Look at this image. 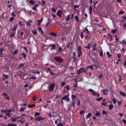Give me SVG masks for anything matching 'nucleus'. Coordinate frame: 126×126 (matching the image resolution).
<instances>
[{"label": "nucleus", "mask_w": 126, "mask_h": 126, "mask_svg": "<svg viewBox=\"0 0 126 126\" xmlns=\"http://www.w3.org/2000/svg\"><path fill=\"white\" fill-rule=\"evenodd\" d=\"M88 91L89 92H90V93H92L93 96H96V97H99V96H100V94H99V93H96V92L92 89H89Z\"/></svg>", "instance_id": "obj_1"}, {"label": "nucleus", "mask_w": 126, "mask_h": 126, "mask_svg": "<svg viewBox=\"0 0 126 126\" xmlns=\"http://www.w3.org/2000/svg\"><path fill=\"white\" fill-rule=\"evenodd\" d=\"M54 60L56 62H57L59 63H62L63 62V59L62 57H54Z\"/></svg>", "instance_id": "obj_2"}, {"label": "nucleus", "mask_w": 126, "mask_h": 126, "mask_svg": "<svg viewBox=\"0 0 126 126\" xmlns=\"http://www.w3.org/2000/svg\"><path fill=\"white\" fill-rule=\"evenodd\" d=\"M85 72V68L81 67L77 71V75H79L81 73H84Z\"/></svg>", "instance_id": "obj_3"}, {"label": "nucleus", "mask_w": 126, "mask_h": 126, "mask_svg": "<svg viewBox=\"0 0 126 126\" xmlns=\"http://www.w3.org/2000/svg\"><path fill=\"white\" fill-rule=\"evenodd\" d=\"M44 120H46V118L45 117H42L41 116L37 117L35 119L36 121H37V122H40L41 121H44Z\"/></svg>", "instance_id": "obj_4"}, {"label": "nucleus", "mask_w": 126, "mask_h": 126, "mask_svg": "<svg viewBox=\"0 0 126 126\" xmlns=\"http://www.w3.org/2000/svg\"><path fill=\"white\" fill-rule=\"evenodd\" d=\"M55 84H52L49 86V91L52 92V91H54V89H55Z\"/></svg>", "instance_id": "obj_5"}, {"label": "nucleus", "mask_w": 126, "mask_h": 126, "mask_svg": "<svg viewBox=\"0 0 126 126\" xmlns=\"http://www.w3.org/2000/svg\"><path fill=\"white\" fill-rule=\"evenodd\" d=\"M62 100H64V101H66L67 102H69L70 101V99H69V97L67 96V95H64L63 98Z\"/></svg>", "instance_id": "obj_6"}, {"label": "nucleus", "mask_w": 126, "mask_h": 126, "mask_svg": "<svg viewBox=\"0 0 126 126\" xmlns=\"http://www.w3.org/2000/svg\"><path fill=\"white\" fill-rule=\"evenodd\" d=\"M101 92L103 93V95H107L108 94V90L107 89H103Z\"/></svg>", "instance_id": "obj_7"}, {"label": "nucleus", "mask_w": 126, "mask_h": 126, "mask_svg": "<svg viewBox=\"0 0 126 126\" xmlns=\"http://www.w3.org/2000/svg\"><path fill=\"white\" fill-rule=\"evenodd\" d=\"M43 19H44V18L42 17L41 19L38 20V21H37L38 26H40V25H41V24L42 23V22H43Z\"/></svg>", "instance_id": "obj_8"}, {"label": "nucleus", "mask_w": 126, "mask_h": 126, "mask_svg": "<svg viewBox=\"0 0 126 126\" xmlns=\"http://www.w3.org/2000/svg\"><path fill=\"white\" fill-rule=\"evenodd\" d=\"M63 13V11H62V10H58V12H57V15L59 17H62V14Z\"/></svg>", "instance_id": "obj_9"}, {"label": "nucleus", "mask_w": 126, "mask_h": 126, "mask_svg": "<svg viewBox=\"0 0 126 126\" xmlns=\"http://www.w3.org/2000/svg\"><path fill=\"white\" fill-rule=\"evenodd\" d=\"M24 64H25L24 63H22L21 64L19 65L17 67V69H20L21 67H23L24 66Z\"/></svg>", "instance_id": "obj_10"}, {"label": "nucleus", "mask_w": 126, "mask_h": 126, "mask_svg": "<svg viewBox=\"0 0 126 126\" xmlns=\"http://www.w3.org/2000/svg\"><path fill=\"white\" fill-rule=\"evenodd\" d=\"M35 106H36V104H29L28 105V108H29L30 109H32V108Z\"/></svg>", "instance_id": "obj_11"}, {"label": "nucleus", "mask_w": 126, "mask_h": 126, "mask_svg": "<svg viewBox=\"0 0 126 126\" xmlns=\"http://www.w3.org/2000/svg\"><path fill=\"white\" fill-rule=\"evenodd\" d=\"M91 47H92V44L91 43H89L88 44L87 46H86L85 48L88 49V50H90L91 49Z\"/></svg>", "instance_id": "obj_12"}, {"label": "nucleus", "mask_w": 126, "mask_h": 126, "mask_svg": "<svg viewBox=\"0 0 126 126\" xmlns=\"http://www.w3.org/2000/svg\"><path fill=\"white\" fill-rule=\"evenodd\" d=\"M99 116H101V112H100V111H97L95 114V117H99Z\"/></svg>", "instance_id": "obj_13"}, {"label": "nucleus", "mask_w": 126, "mask_h": 126, "mask_svg": "<svg viewBox=\"0 0 126 126\" xmlns=\"http://www.w3.org/2000/svg\"><path fill=\"white\" fill-rule=\"evenodd\" d=\"M89 10L90 14H92V11H93L92 6H89Z\"/></svg>", "instance_id": "obj_14"}, {"label": "nucleus", "mask_w": 126, "mask_h": 126, "mask_svg": "<svg viewBox=\"0 0 126 126\" xmlns=\"http://www.w3.org/2000/svg\"><path fill=\"white\" fill-rule=\"evenodd\" d=\"M85 32H87V34H90V32H89V30H88V29L86 28L84 31L83 32L85 33Z\"/></svg>", "instance_id": "obj_15"}, {"label": "nucleus", "mask_w": 126, "mask_h": 126, "mask_svg": "<svg viewBox=\"0 0 126 126\" xmlns=\"http://www.w3.org/2000/svg\"><path fill=\"white\" fill-rule=\"evenodd\" d=\"M32 32L33 35H37V30H32Z\"/></svg>", "instance_id": "obj_16"}, {"label": "nucleus", "mask_w": 126, "mask_h": 126, "mask_svg": "<svg viewBox=\"0 0 126 126\" xmlns=\"http://www.w3.org/2000/svg\"><path fill=\"white\" fill-rule=\"evenodd\" d=\"M2 51H3V49L2 48H1L0 49V58H2Z\"/></svg>", "instance_id": "obj_17"}, {"label": "nucleus", "mask_w": 126, "mask_h": 126, "mask_svg": "<svg viewBox=\"0 0 126 126\" xmlns=\"http://www.w3.org/2000/svg\"><path fill=\"white\" fill-rule=\"evenodd\" d=\"M85 38L87 41H88V40H90V39H91V37L89 35H86Z\"/></svg>", "instance_id": "obj_18"}, {"label": "nucleus", "mask_w": 126, "mask_h": 126, "mask_svg": "<svg viewBox=\"0 0 126 126\" xmlns=\"http://www.w3.org/2000/svg\"><path fill=\"white\" fill-rule=\"evenodd\" d=\"M91 116H92V113H89L88 114V115H87V116L86 117V118L87 119H89V118L90 117H91Z\"/></svg>", "instance_id": "obj_19"}, {"label": "nucleus", "mask_w": 126, "mask_h": 126, "mask_svg": "<svg viewBox=\"0 0 126 126\" xmlns=\"http://www.w3.org/2000/svg\"><path fill=\"white\" fill-rule=\"evenodd\" d=\"M103 100V97H100L96 98L97 102H100V101H102Z\"/></svg>", "instance_id": "obj_20"}, {"label": "nucleus", "mask_w": 126, "mask_h": 126, "mask_svg": "<svg viewBox=\"0 0 126 126\" xmlns=\"http://www.w3.org/2000/svg\"><path fill=\"white\" fill-rule=\"evenodd\" d=\"M113 107H114V105L110 104L109 106V110H113Z\"/></svg>", "instance_id": "obj_21"}, {"label": "nucleus", "mask_w": 126, "mask_h": 126, "mask_svg": "<svg viewBox=\"0 0 126 126\" xmlns=\"http://www.w3.org/2000/svg\"><path fill=\"white\" fill-rule=\"evenodd\" d=\"M51 46H52V49H53V50H55L56 48V45H55V44H52L50 45V47H51Z\"/></svg>", "instance_id": "obj_22"}, {"label": "nucleus", "mask_w": 126, "mask_h": 126, "mask_svg": "<svg viewBox=\"0 0 126 126\" xmlns=\"http://www.w3.org/2000/svg\"><path fill=\"white\" fill-rule=\"evenodd\" d=\"M65 21H68L70 20V15H68L66 18Z\"/></svg>", "instance_id": "obj_23"}, {"label": "nucleus", "mask_w": 126, "mask_h": 126, "mask_svg": "<svg viewBox=\"0 0 126 126\" xmlns=\"http://www.w3.org/2000/svg\"><path fill=\"white\" fill-rule=\"evenodd\" d=\"M15 32H12L11 33V35L10 36V38H13V37H15Z\"/></svg>", "instance_id": "obj_24"}, {"label": "nucleus", "mask_w": 126, "mask_h": 126, "mask_svg": "<svg viewBox=\"0 0 126 126\" xmlns=\"http://www.w3.org/2000/svg\"><path fill=\"white\" fill-rule=\"evenodd\" d=\"M17 29V25H16V26L12 29V31H13V32H15V31Z\"/></svg>", "instance_id": "obj_25"}, {"label": "nucleus", "mask_w": 126, "mask_h": 126, "mask_svg": "<svg viewBox=\"0 0 126 126\" xmlns=\"http://www.w3.org/2000/svg\"><path fill=\"white\" fill-rule=\"evenodd\" d=\"M76 98V96H75V95L73 94L72 95L71 99H72V101H74V100H75Z\"/></svg>", "instance_id": "obj_26"}, {"label": "nucleus", "mask_w": 126, "mask_h": 126, "mask_svg": "<svg viewBox=\"0 0 126 126\" xmlns=\"http://www.w3.org/2000/svg\"><path fill=\"white\" fill-rule=\"evenodd\" d=\"M82 55V51H79L78 52V58H80V57H81Z\"/></svg>", "instance_id": "obj_27"}, {"label": "nucleus", "mask_w": 126, "mask_h": 126, "mask_svg": "<svg viewBox=\"0 0 126 126\" xmlns=\"http://www.w3.org/2000/svg\"><path fill=\"white\" fill-rule=\"evenodd\" d=\"M26 107H21L20 109V112H24V110H26Z\"/></svg>", "instance_id": "obj_28"}, {"label": "nucleus", "mask_w": 126, "mask_h": 126, "mask_svg": "<svg viewBox=\"0 0 126 126\" xmlns=\"http://www.w3.org/2000/svg\"><path fill=\"white\" fill-rule=\"evenodd\" d=\"M21 56H23V58H24V59H26V57H27V55L26 54H25V53H23L22 54H21Z\"/></svg>", "instance_id": "obj_29"}, {"label": "nucleus", "mask_w": 126, "mask_h": 126, "mask_svg": "<svg viewBox=\"0 0 126 126\" xmlns=\"http://www.w3.org/2000/svg\"><path fill=\"white\" fill-rule=\"evenodd\" d=\"M38 30H39V32H40L41 34H43V30L42 29V28L39 27Z\"/></svg>", "instance_id": "obj_30"}, {"label": "nucleus", "mask_w": 126, "mask_h": 126, "mask_svg": "<svg viewBox=\"0 0 126 126\" xmlns=\"http://www.w3.org/2000/svg\"><path fill=\"white\" fill-rule=\"evenodd\" d=\"M49 34L50 35H52V36H57V33L56 32H50Z\"/></svg>", "instance_id": "obj_31"}, {"label": "nucleus", "mask_w": 126, "mask_h": 126, "mask_svg": "<svg viewBox=\"0 0 126 126\" xmlns=\"http://www.w3.org/2000/svg\"><path fill=\"white\" fill-rule=\"evenodd\" d=\"M115 37L116 42H117V43H118V42H119V38L118 37V35H116L115 36Z\"/></svg>", "instance_id": "obj_32"}, {"label": "nucleus", "mask_w": 126, "mask_h": 126, "mask_svg": "<svg viewBox=\"0 0 126 126\" xmlns=\"http://www.w3.org/2000/svg\"><path fill=\"white\" fill-rule=\"evenodd\" d=\"M7 126H17V125L12 123L10 124H8Z\"/></svg>", "instance_id": "obj_33"}, {"label": "nucleus", "mask_w": 126, "mask_h": 126, "mask_svg": "<svg viewBox=\"0 0 126 126\" xmlns=\"http://www.w3.org/2000/svg\"><path fill=\"white\" fill-rule=\"evenodd\" d=\"M3 76L6 78V79H9V76H7L6 74H3Z\"/></svg>", "instance_id": "obj_34"}, {"label": "nucleus", "mask_w": 126, "mask_h": 126, "mask_svg": "<svg viewBox=\"0 0 126 126\" xmlns=\"http://www.w3.org/2000/svg\"><path fill=\"white\" fill-rule=\"evenodd\" d=\"M75 19L77 20V22L79 21V17H78V16H75Z\"/></svg>", "instance_id": "obj_35"}, {"label": "nucleus", "mask_w": 126, "mask_h": 126, "mask_svg": "<svg viewBox=\"0 0 126 126\" xmlns=\"http://www.w3.org/2000/svg\"><path fill=\"white\" fill-rule=\"evenodd\" d=\"M118 106H121V104H122V103H123V101L122 100L120 101V100H118Z\"/></svg>", "instance_id": "obj_36"}, {"label": "nucleus", "mask_w": 126, "mask_h": 126, "mask_svg": "<svg viewBox=\"0 0 126 126\" xmlns=\"http://www.w3.org/2000/svg\"><path fill=\"white\" fill-rule=\"evenodd\" d=\"M120 94H121V95H122V96H123V97H126V93L121 92Z\"/></svg>", "instance_id": "obj_37"}, {"label": "nucleus", "mask_w": 126, "mask_h": 126, "mask_svg": "<svg viewBox=\"0 0 126 126\" xmlns=\"http://www.w3.org/2000/svg\"><path fill=\"white\" fill-rule=\"evenodd\" d=\"M20 105L22 106V107H26V106H27V103H26L25 104H23V103H22L20 104Z\"/></svg>", "instance_id": "obj_38"}, {"label": "nucleus", "mask_w": 126, "mask_h": 126, "mask_svg": "<svg viewBox=\"0 0 126 126\" xmlns=\"http://www.w3.org/2000/svg\"><path fill=\"white\" fill-rule=\"evenodd\" d=\"M78 52H82V49H81V46H79L78 47Z\"/></svg>", "instance_id": "obj_39"}, {"label": "nucleus", "mask_w": 126, "mask_h": 126, "mask_svg": "<svg viewBox=\"0 0 126 126\" xmlns=\"http://www.w3.org/2000/svg\"><path fill=\"white\" fill-rule=\"evenodd\" d=\"M30 3H31V4H34L35 2L33 0H30Z\"/></svg>", "instance_id": "obj_40"}, {"label": "nucleus", "mask_w": 126, "mask_h": 126, "mask_svg": "<svg viewBox=\"0 0 126 126\" xmlns=\"http://www.w3.org/2000/svg\"><path fill=\"white\" fill-rule=\"evenodd\" d=\"M11 119H12V122H16V121H17V118H11Z\"/></svg>", "instance_id": "obj_41"}, {"label": "nucleus", "mask_w": 126, "mask_h": 126, "mask_svg": "<svg viewBox=\"0 0 126 126\" xmlns=\"http://www.w3.org/2000/svg\"><path fill=\"white\" fill-rule=\"evenodd\" d=\"M101 105V106H104V107H106L107 106V103L102 102Z\"/></svg>", "instance_id": "obj_42"}, {"label": "nucleus", "mask_w": 126, "mask_h": 126, "mask_svg": "<svg viewBox=\"0 0 126 126\" xmlns=\"http://www.w3.org/2000/svg\"><path fill=\"white\" fill-rule=\"evenodd\" d=\"M119 82H122V75H119Z\"/></svg>", "instance_id": "obj_43"}, {"label": "nucleus", "mask_w": 126, "mask_h": 126, "mask_svg": "<svg viewBox=\"0 0 126 126\" xmlns=\"http://www.w3.org/2000/svg\"><path fill=\"white\" fill-rule=\"evenodd\" d=\"M71 106L73 107V108H74V107H75V102L73 101L72 104H71Z\"/></svg>", "instance_id": "obj_44"}, {"label": "nucleus", "mask_w": 126, "mask_h": 126, "mask_svg": "<svg viewBox=\"0 0 126 126\" xmlns=\"http://www.w3.org/2000/svg\"><path fill=\"white\" fill-rule=\"evenodd\" d=\"M99 56L100 57H103V51H100L99 52Z\"/></svg>", "instance_id": "obj_45"}, {"label": "nucleus", "mask_w": 126, "mask_h": 126, "mask_svg": "<svg viewBox=\"0 0 126 126\" xmlns=\"http://www.w3.org/2000/svg\"><path fill=\"white\" fill-rule=\"evenodd\" d=\"M112 101H113V104H116V103H117V100H116V99H114V98H113V99H112Z\"/></svg>", "instance_id": "obj_46"}, {"label": "nucleus", "mask_w": 126, "mask_h": 126, "mask_svg": "<svg viewBox=\"0 0 126 126\" xmlns=\"http://www.w3.org/2000/svg\"><path fill=\"white\" fill-rule=\"evenodd\" d=\"M106 54L107 55V56H109V58H110V57H112V56L111 55V54L109 52H107Z\"/></svg>", "instance_id": "obj_47"}, {"label": "nucleus", "mask_w": 126, "mask_h": 126, "mask_svg": "<svg viewBox=\"0 0 126 126\" xmlns=\"http://www.w3.org/2000/svg\"><path fill=\"white\" fill-rule=\"evenodd\" d=\"M29 79H34L36 80L37 79V78H36V77H31Z\"/></svg>", "instance_id": "obj_48"}, {"label": "nucleus", "mask_w": 126, "mask_h": 126, "mask_svg": "<svg viewBox=\"0 0 126 126\" xmlns=\"http://www.w3.org/2000/svg\"><path fill=\"white\" fill-rule=\"evenodd\" d=\"M36 96L34 95L32 96L33 101H36Z\"/></svg>", "instance_id": "obj_49"}, {"label": "nucleus", "mask_w": 126, "mask_h": 126, "mask_svg": "<svg viewBox=\"0 0 126 126\" xmlns=\"http://www.w3.org/2000/svg\"><path fill=\"white\" fill-rule=\"evenodd\" d=\"M116 32H117V30H112V32L113 33V34H115Z\"/></svg>", "instance_id": "obj_50"}, {"label": "nucleus", "mask_w": 126, "mask_h": 126, "mask_svg": "<svg viewBox=\"0 0 126 126\" xmlns=\"http://www.w3.org/2000/svg\"><path fill=\"white\" fill-rule=\"evenodd\" d=\"M81 39H83V38H84V35H83V32L81 33Z\"/></svg>", "instance_id": "obj_51"}, {"label": "nucleus", "mask_w": 126, "mask_h": 126, "mask_svg": "<svg viewBox=\"0 0 126 126\" xmlns=\"http://www.w3.org/2000/svg\"><path fill=\"white\" fill-rule=\"evenodd\" d=\"M77 87H78V84L77 83L76 84L74 85V88H76Z\"/></svg>", "instance_id": "obj_52"}, {"label": "nucleus", "mask_w": 126, "mask_h": 126, "mask_svg": "<svg viewBox=\"0 0 126 126\" xmlns=\"http://www.w3.org/2000/svg\"><path fill=\"white\" fill-rule=\"evenodd\" d=\"M14 20V18L13 17H11L10 18V21H13Z\"/></svg>", "instance_id": "obj_53"}, {"label": "nucleus", "mask_w": 126, "mask_h": 126, "mask_svg": "<svg viewBox=\"0 0 126 126\" xmlns=\"http://www.w3.org/2000/svg\"><path fill=\"white\" fill-rule=\"evenodd\" d=\"M98 78L100 79V78H102L103 77V74H100L98 76Z\"/></svg>", "instance_id": "obj_54"}, {"label": "nucleus", "mask_w": 126, "mask_h": 126, "mask_svg": "<svg viewBox=\"0 0 126 126\" xmlns=\"http://www.w3.org/2000/svg\"><path fill=\"white\" fill-rule=\"evenodd\" d=\"M119 116H120V117H121V118H122V117H124V115L122 113H119Z\"/></svg>", "instance_id": "obj_55"}, {"label": "nucleus", "mask_w": 126, "mask_h": 126, "mask_svg": "<svg viewBox=\"0 0 126 126\" xmlns=\"http://www.w3.org/2000/svg\"><path fill=\"white\" fill-rule=\"evenodd\" d=\"M32 9L33 10H35V11H38V10H37V8L35 6H34L33 8H32Z\"/></svg>", "instance_id": "obj_56"}, {"label": "nucleus", "mask_w": 126, "mask_h": 126, "mask_svg": "<svg viewBox=\"0 0 126 126\" xmlns=\"http://www.w3.org/2000/svg\"><path fill=\"white\" fill-rule=\"evenodd\" d=\"M52 11H53V12H56V11H57V9H56L55 8H53L52 9Z\"/></svg>", "instance_id": "obj_57"}, {"label": "nucleus", "mask_w": 126, "mask_h": 126, "mask_svg": "<svg viewBox=\"0 0 126 126\" xmlns=\"http://www.w3.org/2000/svg\"><path fill=\"white\" fill-rule=\"evenodd\" d=\"M12 16H13V17H15V16H16V14H15V13H14V12H12Z\"/></svg>", "instance_id": "obj_58"}, {"label": "nucleus", "mask_w": 126, "mask_h": 126, "mask_svg": "<svg viewBox=\"0 0 126 126\" xmlns=\"http://www.w3.org/2000/svg\"><path fill=\"white\" fill-rule=\"evenodd\" d=\"M125 14V12L124 11H120L119 12V14Z\"/></svg>", "instance_id": "obj_59"}, {"label": "nucleus", "mask_w": 126, "mask_h": 126, "mask_svg": "<svg viewBox=\"0 0 126 126\" xmlns=\"http://www.w3.org/2000/svg\"><path fill=\"white\" fill-rule=\"evenodd\" d=\"M73 62H76L77 61V59L76 57H73Z\"/></svg>", "instance_id": "obj_60"}, {"label": "nucleus", "mask_w": 126, "mask_h": 126, "mask_svg": "<svg viewBox=\"0 0 126 126\" xmlns=\"http://www.w3.org/2000/svg\"><path fill=\"white\" fill-rule=\"evenodd\" d=\"M17 49H16L15 51L14 52V55H17Z\"/></svg>", "instance_id": "obj_61"}, {"label": "nucleus", "mask_w": 126, "mask_h": 126, "mask_svg": "<svg viewBox=\"0 0 126 126\" xmlns=\"http://www.w3.org/2000/svg\"><path fill=\"white\" fill-rule=\"evenodd\" d=\"M65 84H66V83H65V82H62V86H64V85H65Z\"/></svg>", "instance_id": "obj_62"}, {"label": "nucleus", "mask_w": 126, "mask_h": 126, "mask_svg": "<svg viewBox=\"0 0 126 126\" xmlns=\"http://www.w3.org/2000/svg\"><path fill=\"white\" fill-rule=\"evenodd\" d=\"M93 48H97V45L96 44H94V45L92 46Z\"/></svg>", "instance_id": "obj_63"}, {"label": "nucleus", "mask_w": 126, "mask_h": 126, "mask_svg": "<svg viewBox=\"0 0 126 126\" xmlns=\"http://www.w3.org/2000/svg\"><path fill=\"white\" fill-rule=\"evenodd\" d=\"M58 126H63V124L59 123L58 124Z\"/></svg>", "instance_id": "obj_64"}]
</instances>
